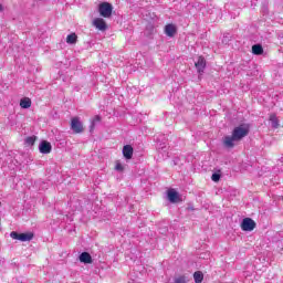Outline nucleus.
Here are the masks:
<instances>
[{"mask_svg": "<svg viewBox=\"0 0 283 283\" xmlns=\"http://www.w3.org/2000/svg\"><path fill=\"white\" fill-rule=\"evenodd\" d=\"M256 223L251 218H244L241 222V229L242 231H253L255 229Z\"/></svg>", "mask_w": 283, "mask_h": 283, "instance_id": "39448f33", "label": "nucleus"}, {"mask_svg": "<svg viewBox=\"0 0 283 283\" xmlns=\"http://www.w3.org/2000/svg\"><path fill=\"white\" fill-rule=\"evenodd\" d=\"M180 198V195L176 192L175 190L168 191V200L169 202H178V199Z\"/></svg>", "mask_w": 283, "mask_h": 283, "instance_id": "2eb2a0df", "label": "nucleus"}, {"mask_svg": "<svg viewBox=\"0 0 283 283\" xmlns=\"http://www.w3.org/2000/svg\"><path fill=\"white\" fill-rule=\"evenodd\" d=\"M20 107H22V109H30V107H32V99H30V97H23L20 101Z\"/></svg>", "mask_w": 283, "mask_h": 283, "instance_id": "f8f14e48", "label": "nucleus"}, {"mask_svg": "<svg viewBox=\"0 0 283 283\" xmlns=\"http://www.w3.org/2000/svg\"><path fill=\"white\" fill-rule=\"evenodd\" d=\"M71 129L73 134H83L84 128H83V123L78 117H73L71 119Z\"/></svg>", "mask_w": 283, "mask_h": 283, "instance_id": "7ed1b4c3", "label": "nucleus"}, {"mask_svg": "<svg viewBox=\"0 0 283 283\" xmlns=\"http://www.w3.org/2000/svg\"><path fill=\"white\" fill-rule=\"evenodd\" d=\"M34 143H36V136H30L25 138L27 145H34Z\"/></svg>", "mask_w": 283, "mask_h": 283, "instance_id": "6ab92c4d", "label": "nucleus"}, {"mask_svg": "<svg viewBox=\"0 0 283 283\" xmlns=\"http://www.w3.org/2000/svg\"><path fill=\"white\" fill-rule=\"evenodd\" d=\"M249 136V125L241 124L232 130L231 136L223 137V145L227 149H233L235 147V143H240L242 138H247Z\"/></svg>", "mask_w": 283, "mask_h": 283, "instance_id": "f257e3e1", "label": "nucleus"}, {"mask_svg": "<svg viewBox=\"0 0 283 283\" xmlns=\"http://www.w3.org/2000/svg\"><path fill=\"white\" fill-rule=\"evenodd\" d=\"M211 180L213 182H219L220 181V174H218V172L212 174Z\"/></svg>", "mask_w": 283, "mask_h": 283, "instance_id": "412c9836", "label": "nucleus"}, {"mask_svg": "<svg viewBox=\"0 0 283 283\" xmlns=\"http://www.w3.org/2000/svg\"><path fill=\"white\" fill-rule=\"evenodd\" d=\"M96 123H101V116H98V115H96L94 117V119L92 120L91 130L94 129V126L96 125Z\"/></svg>", "mask_w": 283, "mask_h": 283, "instance_id": "aec40b11", "label": "nucleus"}, {"mask_svg": "<svg viewBox=\"0 0 283 283\" xmlns=\"http://www.w3.org/2000/svg\"><path fill=\"white\" fill-rule=\"evenodd\" d=\"M123 156L126 160H132V157L134 156V148L130 145L124 146Z\"/></svg>", "mask_w": 283, "mask_h": 283, "instance_id": "1a4fd4ad", "label": "nucleus"}, {"mask_svg": "<svg viewBox=\"0 0 283 283\" xmlns=\"http://www.w3.org/2000/svg\"><path fill=\"white\" fill-rule=\"evenodd\" d=\"M195 66L197 69V72L199 74H202L205 72V67H207V61L202 56H199L197 62L195 63Z\"/></svg>", "mask_w": 283, "mask_h": 283, "instance_id": "6e6552de", "label": "nucleus"}, {"mask_svg": "<svg viewBox=\"0 0 283 283\" xmlns=\"http://www.w3.org/2000/svg\"><path fill=\"white\" fill-rule=\"evenodd\" d=\"M188 211H195L193 206H189V207H188Z\"/></svg>", "mask_w": 283, "mask_h": 283, "instance_id": "b1692460", "label": "nucleus"}, {"mask_svg": "<svg viewBox=\"0 0 283 283\" xmlns=\"http://www.w3.org/2000/svg\"><path fill=\"white\" fill-rule=\"evenodd\" d=\"M115 170H116V171H124L125 168L123 167V164L116 163V165H115Z\"/></svg>", "mask_w": 283, "mask_h": 283, "instance_id": "4be33fe9", "label": "nucleus"}, {"mask_svg": "<svg viewBox=\"0 0 283 283\" xmlns=\"http://www.w3.org/2000/svg\"><path fill=\"white\" fill-rule=\"evenodd\" d=\"M99 14L104 17V19H109V17H112V4L103 2L99 6Z\"/></svg>", "mask_w": 283, "mask_h": 283, "instance_id": "20e7f679", "label": "nucleus"}, {"mask_svg": "<svg viewBox=\"0 0 283 283\" xmlns=\"http://www.w3.org/2000/svg\"><path fill=\"white\" fill-rule=\"evenodd\" d=\"M166 148H167V144L166 143L159 144V149H166Z\"/></svg>", "mask_w": 283, "mask_h": 283, "instance_id": "5701e85b", "label": "nucleus"}, {"mask_svg": "<svg viewBox=\"0 0 283 283\" xmlns=\"http://www.w3.org/2000/svg\"><path fill=\"white\" fill-rule=\"evenodd\" d=\"M193 279L196 283H202V281L205 280V274H202V272L197 271L193 273Z\"/></svg>", "mask_w": 283, "mask_h": 283, "instance_id": "f3484780", "label": "nucleus"}, {"mask_svg": "<svg viewBox=\"0 0 283 283\" xmlns=\"http://www.w3.org/2000/svg\"><path fill=\"white\" fill-rule=\"evenodd\" d=\"M269 120L271 123L272 129H277L280 127V119L277 118V115L271 114Z\"/></svg>", "mask_w": 283, "mask_h": 283, "instance_id": "9b49d317", "label": "nucleus"}, {"mask_svg": "<svg viewBox=\"0 0 283 283\" xmlns=\"http://www.w3.org/2000/svg\"><path fill=\"white\" fill-rule=\"evenodd\" d=\"M165 34L167 36H176V25L174 24H167L165 27Z\"/></svg>", "mask_w": 283, "mask_h": 283, "instance_id": "ddd939ff", "label": "nucleus"}, {"mask_svg": "<svg viewBox=\"0 0 283 283\" xmlns=\"http://www.w3.org/2000/svg\"><path fill=\"white\" fill-rule=\"evenodd\" d=\"M80 262L83 264H92V255L88 252H82L80 254Z\"/></svg>", "mask_w": 283, "mask_h": 283, "instance_id": "9d476101", "label": "nucleus"}, {"mask_svg": "<svg viewBox=\"0 0 283 283\" xmlns=\"http://www.w3.org/2000/svg\"><path fill=\"white\" fill-rule=\"evenodd\" d=\"M11 238L13 240H20V242H30V240H33L34 233L27 232V233H18V232H11Z\"/></svg>", "mask_w": 283, "mask_h": 283, "instance_id": "f03ea898", "label": "nucleus"}, {"mask_svg": "<svg viewBox=\"0 0 283 283\" xmlns=\"http://www.w3.org/2000/svg\"><path fill=\"white\" fill-rule=\"evenodd\" d=\"M93 25L102 32H105V30H107V23H105V20L103 18H96L93 21Z\"/></svg>", "mask_w": 283, "mask_h": 283, "instance_id": "0eeeda50", "label": "nucleus"}, {"mask_svg": "<svg viewBox=\"0 0 283 283\" xmlns=\"http://www.w3.org/2000/svg\"><path fill=\"white\" fill-rule=\"evenodd\" d=\"M77 40L78 36L76 35V33H71L66 36V43H69L70 45H74Z\"/></svg>", "mask_w": 283, "mask_h": 283, "instance_id": "dca6fc26", "label": "nucleus"}, {"mask_svg": "<svg viewBox=\"0 0 283 283\" xmlns=\"http://www.w3.org/2000/svg\"><path fill=\"white\" fill-rule=\"evenodd\" d=\"M0 12H3V6L0 3Z\"/></svg>", "mask_w": 283, "mask_h": 283, "instance_id": "393cba45", "label": "nucleus"}, {"mask_svg": "<svg viewBox=\"0 0 283 283\" xmlns=\"http://www.w3.org/2000/svg\"><path fill=\"white\" fill-rule=\"evenodd\" d=\"M40 154H51L52 151V144L48 140H42L39 145Z\"/></svg>", "mask_w": 283, "mask_h": 283, "instance_id": "423d86ee", "label": "nucleus"}, {"mask_svg": "<svg viewBox=\"0 0 283 283\" xmlns=\"http://www.w3.org/2000/svg\"><path fill=\"white\" fill-rule=\"evenodd\" d=\"M189 282V277H187L186 275H181L175 279L174 283H187Z\"/></svg>", "mask_w": 283, "mask_h": 283, "instance_id": "a211bd4d", "label": "nucleus"}, {"mask_svg": "<svg viewBox=\"0 0 283 283\" xmlns=\"http://www.w3.org/2000/svg\"><path fill=\"white\" fill-rule=\"evenodd\" d=\"M252 54H255L256 56L264 54V49L262 48V44L252 45Z\"/></svg>", "mask_w": 283, "mask_h": 283, "instance_id": "4468645a", "label": "nucleus"}]
</instances>
